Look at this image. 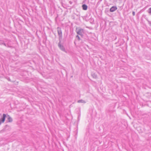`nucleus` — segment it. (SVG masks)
<instances>
[{"instance_id":"nucleus-1","label":"nucleus","mask_w":151,"mask_h":151,"mask_svg":"<svg viewBox=\"0 0 151 151\" xmlns=\"http://www.w3.org/2000/svg\"><path fill=\"white\" fill-rule=\"evenodd\" d=\"M61 40H59V42L58 45V47L62 51H63L65 53H67V52L65 50V47H64L63 44L61 43Z\"/></svg>"},{"instance_id":"nucleus-2","label":"nucleus","mask_w":151,"mask_h":151,"mask_svg":"<svg viewBox=\"0 0 151 151\" xmlns=\"http://www.w3.org/2000/svg\"><path fill=\"white\" fill-rule=\"evenodd\" d=\"M76 31L77 34L81 36L82 37H83L84 33V30L83 29L81 28L78 29L76 28Z\"/></svg>"},{"instance_id":"nucleus-3","label":"nucleus","mask_w":151,"mask_h":151,"mask_svg":"<svg viewBox=\"0 0 151 151\" xmlns=\"http://www.w3.org/2000/svg\"><path fill=\"white\" fill-rule=\"evenodd\" d=\"M57 29L59 36V40H61L62 37V32L61 28L60 27H58Z\"/></svg>"},{"instance_id":"nucleus-4","label":"nucleus","mask_w":151,"mask_h":151,"mask_svg":"<svg viewBox=\"0 0 151 151\" xmlns=\"http://www.w3.org/2000/svg\"><path fill=\"white\" fill-rule=\"evenodd\" d=\"M6 117V115L5 114H3L2 116L1 114H0V124L4 122Z\"/></svg>"},{"instance_id":"nucleus-5","label":"nucleus","mask_w":151,"mask_h":151,"mask_svg":"<svg viewBox=\"0 0 151 151\" xmlns=\"http://www.w3.org/2000/svg\"><path fill=\"white\" fill-rule=\"evenodd\" d=\"M117 9V8L116 6H113L110 9L109 11L111 12H113L116 10Z\"/></svg>"},{"instance_id":"nucleus-6","label":"nucleus","mask_w":151,"mask_h":151,"mask_svg":"<svg viewBox=\"0 0 151 151\" xmlns=\"http://www.w3.org/2000/svg\"><path fill=\"white\" fill-rule=\"evenodd\" d=\"M6 118L7 119L8 122H12V118L9 115H8L6 116Z\"/></svg>"},{"instance_id":"nucleus-7","label":"nucleus","mask_w":151,"mask_h":151,"mask_svg":"<svg viewBox=\"0 0 151 151\" xmlns=\"http://www.w3.org/2000/svg\"><path fill=\"white\" fill-rule=\"evenodd\" d=\"M83 9L84 10H86L87 9L88 6L86 4H83L82 6Z\"/></svg>"},{"instance_id":"nucleus-8","label":"nucleus","mask_w":151,"mask_h":151,"mask_svg":"<svg viewBox=\"0 0 151 151\" xmlns=\"http://www.w3.org/2000/svg\"><path fill=\"white\" fill-rule=\"evenodd\" d=\"M78 103H85L86 102V101L82 99H81L79 100L78 101Z\"/></svg>"},{"instance_id":"nucleus-9","label":"nucleus","mask_w":151,"mask_h":151,"mask_svg":"<svg viewBox=\"0 0 151 151\" xmlns=\"http://www.w3.org/2000/svg\"><path fill=\"white\" fill-rule=\"evenodd\" d=\"M0 45H3L5 46H6V43H5L3 41L0 40Z\"/></svg>"},{"instance_id":"nucleus-10","label":"nucleus","mask_w":151,"mask_h":151,"mask_svg":"<svg viewBox=\"0 0 151 151\" xmlns=\"http://www.w3.org/2000/svg\"><path fill=\"white\" fill-rule=\"evenodd\" d=\"M10 42V41H9L7 43H6V47H12V46H11L10 44H9V42Z\"/></svg>"},{"instance_id":"nucleus-11","label":"nucleus","mask_w":151,"mask_h":151,"mask_svg":"<svg viewBox=\"0 0 151 151\" xmlns=\"http://www.w3.org/2000/svg\"><path fill=\"white\" fill-rule=\"evenodd\" d=\"M147 12L148 13H149L150 15H151V7L148 9Z\"/></svg>"},{"instance_id":"nucleus-12","label":"nucleus","mask_w":151,"mask_h":151,"mask_svg":"<svg viewBox=\"0 0 151 151\" xmlns=\"http://www.w3.org/2000/svg\"><path fill=\"white\" fill-rule=\"evenodd\" d=\"M146 19L147 20V21L148 22V24H149L150 26H151V21H149L148 19Z\"/></svg>"},{"instance_id":"nucleus-13","label":"nucleus","mask_w":151,"mask_h":151,"mask_svg":"<svg viewBox=\"0 0 151 151\" xmlns=\"http://www.w3.org/2000/svg\"><path fill=\"white\" fill-rule=\"evenodd\" d=\"M92 76H93V78H96L97 77V76L94 74H93Z\"/></svg>"},{"instance_id":"nucleus-14","label":"nucleus","mask_w":151,"mask_h":151,"mask_svg":"<svg viewBox=\"0 0 151 151\" xmlns=\"http://www.w3.org/2000/svg\"><path fill=\"white\" fill-rule=\"evenodd\" d=\"M76 37L77 38V39L78 40H81V39H80V37H79V36L78 35H76Z\"/></svg>"},{"instance_id":"nucleus-15","label":"nucleus","mask_w":151,"mask_h":151,"mask_svg":"<svg viewBox=\"0 0 151 151\" xmlns=\"http://www.w3.org/2000/svg\"><path fill=\"white\" fill-rule=\"evenodd\" d=\"M9 128V126L8 125H6V126H5V129H6V128Z\"/></svg>"},{"instance_id":"nucleus-16","label":"nucleus","mask_w":151,"mask_h":151,"mask_svg":"<svg viewBox=\"0 0 151 151\" xmlns=\"http://www.w3.org/2000/svg\"><path fill=\"white\" fill-rule=\"evenodd\" d=\"M132 14L133 16H134L135 15V12H134L133 11Z\"/></svg>"}]
</instances>
